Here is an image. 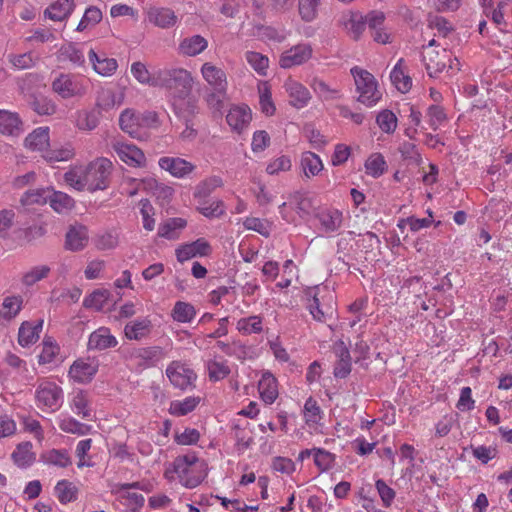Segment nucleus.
<instances>
[{"label": "nucleus", "mask_w": 512, "mask_h": 512, "mask_svg": "<svg viewBox=\"0 0 512 512\" xmlns=\"http://www.w3.org/2000/svg\"><path fill=\"white\" fill-rule=\"evenodd\" d=\"M194 84L192 74L184 68H170L158 71V87L165 88L173 95V100L191 95Z\"/></svg>", "instance_id": "f257e3e1"}, {"label": "nucleus", "mask_w": 512, "mask_h": 512, "mask_svg": "<svg viewBox=\"0 0 512 512\" xmlns=\"http://www.w3.org/2000/svg\"><path fill=\"white\" fill-rule=\"evenodd\" d=\"M173 471L178 475L180 483L190 489L197 487L206 476L204 463L195 453L176 457Z\"/></svg>", "instance_id": "f03ea898"}, {"label": "nucleus", "mask_w": 512, "mask_h": 512, "mask_svg": "<svg viewBox=\"0 0 512 512\" xmlns=\"http://www.w3.org/2000/svg\"><path fill=\"white\" fill-rule=\"evenodd\" d=\"M112 170L113 164L107 158L101 157L90 162L84 170V181L88 184V190H105L109 186Z\"/></svg>", "instance_id": "7ed1b4c3"}, {"label": "nucleus", "mask_w": 512, "mask_h": 512, "mask_svg": "<svg viewBox=\"0 0 512 512\" xmlns=\"http://www.w3.org/2000/svg\"><path fill=\"white\" fill-rule=\"evenodd\" d=\"M351 73L354 77L357 91L359 92L358 101L366 106L375 105L381 98V94L377 90V83L374 76L357 66L351 69Z\"/></svg>", "instance_id": "20e7f679"}, {"label": "nucleus", "mask_w": 512, "mask_h": 512, "mask_svg": "<svg viewBox=\"0 0 512 512\" xmlns=\"http://www.w3.org/2000/svg\"><path fill=\"white\" fill-rule=\"evenodd\" d=\"M51 89L64 100L82 97L86 93V89L79 78L69 73H60L52 81Z\"/></svg>", "instance_id": "39448f33"}, {"label": "nucleus", "mask_w": 512, "mask_h": 512, "mask_svg": "<svg viewBox=\"0 0 512 512\" xmlns=\"http://www.w3.org/2000/svg\"><path fill=\"white\" fill-rule=\"evenodd\" d=\"M165 356L166 353L160 346L140 347L130 352V360L139 371L156 366Z\"/></svg>", "instance_id": "423d86ee"}, {"label": "nucleus", "mask_w": 512, "mask_h": 512, "mask_svg": "<svg viewBox=\"0 0 512 512\" xmlns=\"http://www.w3.org/2000/svg\"><path fill=\"white\" fill-rule=\"evenodd\" d=\"M35 397L38 406H44L55 411L61 405L63 391L57 384L43 381L38 385Z\"/></svg>", "instance_id": "0eeeda50"}, {"label": "nucleus", "mask_w": 512, "mask_h": 512, "mask_svg": "<svg viewBox=\"0 0 512 512\" xmlns=\"http://www.w3.org/2000/svg\"><path fill=\"white\" fill-rule=\"evenodd\" d=\"M166 375L175 388L186 390L193 385L196 374L186 365L173 361L166 368Z\"/></svg>", "instance_id": "6e6552de"}, {"label": "nucleus", "mask_w": 512, "mask_h": 512, "mask_svg": "<svg viewBox=\"0 0 512 512\" xmlns=\"http://www.w3.org/2000/svg\"><path fill=\"white\" fill-rule=\"evenodd\" d=\"M173 111L184 125H196L197 115L199 114L198 101L195 97L189 96L173 100Z\"/></svg>", "instance_id": "1a4fd4ad"}, {"label": "nucleus", "mask_w": 512, "mask_h": 512, "mask_svg": "<svg viewBox=\"0 0 512 512\" xmlns=\"http://www.w3.org/2000/svg\"><path fill=\"white\" fill-rule=\"evenodd\" d=\"M112 149L118 155L121 161L124 163L133 166L140 167L145 161V155L138 147L133 144H127L122 141H113Z\"/></svg>", "instance_id": "9d476101"}, {"label": "nucleus", "mask_w": 512, "mask_h": 512, "mask_svg": "<svg viewBox=\"0 0 512 512\" xmlns=\"http://www.w3.org/2000/svg\"><path fill=\"white\" fill-rule=\"evenodd\" d=\"M311 57V46L309 44H298L282 53L279 65L281 68L288 69L307 62Z\"/></svg>", "instance_id": "9b49d317"}, {"label": "nucleus", "mask_w": 512, "mask_h": 512, "mask_svg": "<svg viewBox=\"0 0 512 512\" xmlns=\"http://www.w3.org/2000/svg\"><path fill=\"white\" fill-rule=\"evenodd\" d=\"M422 61L428 75L430 77H435L447 67V63L451 62V58L449 52L446 49H442L441 51L433 50L431 52L423 53Z\"/></svg>", "instance_id": "f8f14e48"}, {"label": "nucleus", "mask_w": 512, "mask_h": 512, "mask_svg": "<svg viewBox=\"0 0 512 512\" xmlns=\"http://www.w3.org/2000/svg\"><path fill=\"white\" fill-rule=\"evenodd\" d=\"M210 253L211 246L203 238L184 244L176 249V257L179 262H184L197 256H208Z\"/></svg>", "instance_id": "ddd939ff"}, {"label": "nucleus", "mask_w": 512, "mask_h": 512, "mask_svg": "<svg viewBox=\"0 0 512 512\" xmlns=\"http://www.w3.org/2000/svg\"><path fill=\"white\" fill-rule=\"evenodd\" d=\"M158 164L161 169L168 171L177 178H183L195 169L191 162L179 157H161Z\"/></svg>", "instance_id": "4468645a"}, {"label": "nucleus", "mask_w": 512, "mask_h": 512, "mask_svg": "<svg viewBox=\"0 0 512 512\" xmlns=\"http://www.w3.org/2000/svg\"><path fill=\"white\" fill-rule=\"evenodd\" d=\"M252 119L251 109L247 105H235L230 108L226 121L237 132L244 130Z\"/></svg>", "instance_id": "2eb2a0df"}, {"label": "nucleus", "mask_w": 512, "mask_h": 512, "mask_svg": "<svg viewBox=\"0 0 512 512\" xmlns=\"http://www.w3.org/2000/svg\"><path fill=\"white\" fill-rule=\"evenodd\" d=\"M89 240L88 230L83 225L71 226L65 236V249L69 251L83 250Z\"/></svg>", "instance_id": "dca6fc26"}, {"label": "nucleus", "mask_w": 512, "mask_h": 512, "mask_svg": "<svg viewBox=\"0 0 512 512\" xmlns=\"http://www.w3.org/2000/svg\"><path fill=\"white\" fill-rule=\"evenodd\" d=\"M201 75L208 84L207 89L228 87L225 71L210 62H205L201 66Z\"/></svg>", "instance_id": "f3484780"}, {"label": "nucleus", "mask_w": 512, "mask_h": 512, "mask_svg": "<svg viewBox=\"0 0 512 512\" xmlns=\"http://www.w3.org/2000/svg\"><path fill=\"white\" fill-rule=\"evenodd\" d=\"M75 7V0H56L44 10V16L52 21H65Z\"/></svg>", "instance_id": "a211bd4d"}, {"label": "nucleus", "mask_w": 512, "mask_h": 512, "mask_svg": "<svg viewBox=\"0 0 512 512\" xmlns=\"http://www.w3.org/2000/svg\"><path fill=\"white\" fill-rule=\"evenodd\" d=\"M23 132L22 121L16 112L0 109V133L17 137Z\"/></svg>", "instance_id": "6ab92c4d"}, {"label": "nucleus", "mask_w": 512, "mask_h": 512, "mask_svg": "<svg viewBox=\"0 0 512 512\" xmlns=\"http://www.w3.org/2000/svg\"><path fill=\"white\" fill-rule=\"evenodd\" d=\"M334 352L338 358L333 374L336 378H346L351 372V356L344 342L340 341L334 346Z\"/></svg>", "instance_id": "aec40b11"}, {"label": "nucleus", "mask_w": 512, "mask_h": 512, "mask_svg": "<svg viewBox=\"0 0 512 512\" xmlns=\"http://www.w3.org/2000/svg\"><path fill=\"white\" fill-rule=\"evenodd\" d=\"M284 87L289 95V103L292 106L299 109L308 104L311 98L310 92L302 84L293 80H288Z\"/></svg>", "instance_id": "412c9836"}, {"label": "nucleus", "mask_w": 512, "mask_h": 512, "mask_svg": "<svg viewBox=\"0 0 512 512\" xmlns=\"http://www.w3.org/2000/svg\"><path fill=\"white\" fill-rule=\"evenodd\" d=\"M97 371V364L83 360H76L70 367L69 375L78 383H87L92 380Z\"/></svg>", "instance_id": "4be33fe9"}, {"label": "nucleus", "mask_w": 512, "mask_h": 512, "mask_svg": "<svg viewBox=\"0 0 512 512\" xmlns=\"http://www.w3.org/2000/svg\"><path fill=\"white\" fill-rule=\"evenodd\" d=\"M116 338L107 327H100L91 333L88 341V348L92 350H105L117 345Z\"/></svg>", "instance_id": "5701e85b"}, {"label": "nucleus", "mask_w": 512, "mask_h": 512, "mask_svg": "<svg viewBox=\"0 0 512 512\" xmlns=\"http://www.w3.org/2000/svg\"><path fill=\"white\" fill-rule=\"evenodd\" d=\"M316 218L321 225V230L325 233L337 231L343 222L342 213L336 209L322 210L316 215Z\"/></svg>", "instance_id": "b1692460"}, {"label": "nucleus", "mask_w": 512, "mask_h": 512, "mask_svg": "<svg viewBox=\"0 0 512 512\" xmlns=\"http://www.w3.org/2000/svg\"><path fill=\"white\" fill-rule=\"evenodd\" d=\"M208 47V41L201 35L186 37L179 43V53L184 56L194 57Z\"/></svg>", "instance_id": "393cba45"}, {"label": "nucleus", "mask_w": 512, "mask_h": 512, "mask_svg": "<svg viewBox=\"0 0 512 512\" xmlns=\"http://www.w3.org/2000/svg\"><path fill=\"white\" fill-rule=\"evenodd\" d=\"M43 320H39L36 324L25 321L21 324L18 332V342L22 347H27L37 342L39 334L42 330Z\"/></svg>", "instance_id": "a878e982"}, {"label": "nucleus", "mask_w": 512, "mask_h": 512, "mask_svg": "<svg viewBox=\"0 0 512 512\" xmlns=\"http://www.w3.org/2000/svg\"><path fill=\"white\" fill-rule=\"evenodd\" d=\"M203 99L213 113H222L228 99L227 88L207 89Z\"/></svg>", "instance_id": "bb28decb"}, {"label": "nucleus", "mask_w": 512, "mask_h": 512, "mask_svg": "<svg viewBox=\"0 0 512 512\" xmlns=\"http://www.w3.org/2000/svg\"><path fill=\"white\" fill-rule=\"evenodd\" d=\"M148 19L151 23L160 28L173 27L177 22V16L169 8H152L148 12Z\"/></svg>", "instance_id": "cd10ccee"}, {"label": "nucleus", "mask_w": 512, "mask_h": 512, "mask_svg": "<svg viewBox=\"0 0 512 512\" xmlns=\"http://www.w3.org/2000/svg\"><path fill=\"white\" fill-rule=\"evenodd\" d=\"M25 146L33 151L46 152L49 145V128L39 127L25 138Z\"/></svg>", "instance_id": "c85d7f7f"}, {"label": "nucleus", "mask_w": 512, "mask_h": 512, "mask_svg": "<svg viewBox=\"0 0 512 512\" xmlns=\"http://www.w3.org/2000/svg\"><path fill=\"white\" fill-rule=\"evenodd\" d=\"M150 330L151 321L147 318H142L127 323L124 333L130 340H141L150 333Z\"/></svg>", "instance_id": "c756f323"}, {"label": "nucleus", "mask_w": 512, "mask_h": 512, "mask_svg": "<svg viewBox=\"0 0 512 512\" xmlns=\"http://www.w3.org/2000/svg\"><path fill=\"white\" fill-rule=\"evenodd\" d=\"M88 57L95 72L100 75L110 76L117 69L118 64L114 58H100L93 49H90Z\"/></svg>", "instance_id": "7c9ffc66"}, {"label": "nucleus", "mask_w": 512, "mask_h": 512, "mask_svg": "<svg viewBox=\"0 0 512 512\" xmlns=\"http://www.w3.org/2000/svg\"><path fill=\"white\" fill-rule=\"evenodd\" d=\"M29 106L40 116L53 115L57 111L56 103L44 95H32L29 100Z\"/></svg>", "instance_id": "2f4dec72"}, {"label": "nucleus", "mask_w": 512, "mask_h": 512, "mask_svg": "<svg viewBox=\"0 0 512 512\" xmlns=\"http://www.w3.org/2000/svg\"><path fill=\"white\" fill-rule=\"evenodd\" d=\"M261 397L264 402L272 404L277 396V381L270 373H264L258 385Z\"/></svg>", "instance_id": "473e14b6"}, {"label": "nucleus", "mask_w": 512, "mask_h": 512, "mask_svg": "<svg viewBox=\"0 0 512 512\" xmlns=\"http://www.w3.org/2000/svg\"><path fill=\"white\" fill-rule=\"evenodd\" d=\"M32 444L30 442H22L17 445L15 451L12 453L11 457L14 463L20 468H26L30 466L34 460L35 455L31 451Z\"/></svg>", "instance_id": "72a5a7b5"}, {"label": "nucleus", "mask_w": 512, "mask_h": 512, "mask_svg": "<svg viewBox=\"0 0 512 512\" xmlns=\"http://www.w3.org/2000/svg\"><path fill=\"white\" fill-rule=\"evenodd\" d=\"M233 434L236 440L238 450H245L250 447L253 442L252 430L249 428V422L243 421L233 425Z\"/></svg>", "instance_id": "f704fd0d"}, {"label": "nucleus", "mask_w": 512, "mask_h": 512, "mask_svg": "<svg viewBox=\"0 0 512 512\" xmlns=\"http://www.w3.org/2000/svg\"><path fill=\"white\" fill-rule=\"evenodd\" d=\"M99 112L96 110H80L76 113V126L83 131H92L99 124Z\"/></svg>", "instance_id": "c9c22d12"}, {"label": "nucleus", "mask_w": 512, "mask_h": 512, "mask_svg": "<svg viewBox=\"0 0 512 512\" xmlns=\"http://www.w3.org/2000/svg\"><path fill=\"white\" fill-rule=\"evenodd\" d=\"M404 60L401 58L393 68L390 74V79L395 87L402 93H406L412 86V80L408 75H405L401 66Z\"/></svg>", "instance_id": "e433bc0d"}, {"label": "nucleus", "mask_w": 512, "mask_h": 512, "mask_svg": "<svg viewBox=\"0 0 512 512\" xmlns=\"http://www.w3.org/2000/svg\"><path fill=\"white\" fill-rule=\"evenodd\" d=\"M131 73L141 84L158 87V72L152 76L144 63L134 62L131 65Z\"/></svg>", "instance_id": "4c0bfd02"}, {"label": "nucleus", "mask_w": 512, "mask_h": 512, "mask_svg": "<svg viewBox=\"0 0 512 512\" xmlns=\"http://www.w3.org/2000/svg\"><path fill=\"white\" fill-rule=\"evenodd\" d=\"M186 224L187 222L183 218H169L164 223L160 224L158 236L166 239H174L177 237L175 231L183 229Z\"/></svg>", "instance_id": "58836bf2"}, {"label": "nucleus", "mask_w": 512, "mask_h": 512, "mask_svg": "<svg viewBox=\"0 0 512 512\" xmlns=\"http://www.w3.org/2000/svg\"><path fill=\"white\" fill-rule=\"evenodd\" d=\"M109 296L110 292L106 289L94 290L89 296H87L84 299L83 306L85 308L101 311L106 305Z\"/></svg>", "instance_id": "ea45409f"}, {"label": "nucleus", "mask_w": 512, "mask_h": 512, "mask_svg": "<svg viewBox=\"0 0 512 512\" xmlns=\"http://www.w3.org/2000/svg\"><path fill=\"white\" fill-rule=\"evenodd\" d=\"M119 125L124 132L133 135L140 125V117L134 110L126 109L119 117Z\"/></svg>", "instance_id": "a19ab883"}, {"label": "nucleus", "mask_w": 512, "mask_h": 512, "mask_svg": "<svg viewBox=\"0 0 512 512\" xmlns=\"http://www.w3.org/2000/svg\"><path fill=\"white\" fill-rule=\"evenodd\" d=\"M366 173L378 178L387 170V163L380 153L372 154L365 162Z\"/></svg>", "instance_id": "79ce46f5"}, {"label": "nucleus", "mask_w": 512, "mask_h": 512, "mask_svg": "<svg viewBox=\"0 0 512 512\" xmlns=\"http://www.w3.org/2000/svg\"><path fill=\"white\" fill-rule=\"evenodd\" d=\"M42 457L45 463L61 468H65L72 463L67 450L64 449H52L43 454Z\"/></svg>", "instance_id": "37998d69"}, {"label": "nucleus", "mask_w": 512, "mask_h": 512, "mask_svg": "<svg viewBox=\"0 0 512 512\" xmlns=\"http://www.w3.org/2000/svg\"><path fill=\"white\" fill-rule=\"evenodd\" d=\"M55 493L62 504L76 500L77 488L68 480H60L55 486Z\"/></svg>", "instance_id": "c03bdc74"}, {"label": "nucleus", "mask_w": 512, "mask_h": 512, "mask_svg": "<svg viewBox=\"0 0 512 512\" xmlns=\"http://www.w3.org/2000/svg\"><path fill=\"white\" fill-rule=\"evenodd\" d=\"M72 410L83 419H92L91 409L89 408V400L84 391L77 392L71 403Z\"/></svg>", "instance_id": "a18cd8bd"}, {"label": "nucleus", "mask_w": 512, "mask_h": 512, "mask_svg": "<svg viewBox=\"0 0 512 512\" xmlns=\"http://www.w3.org/2000/svg\"><path fill=\"white\" fill-rule=\"evenodd\" d=\"M50 206L58 213L69 210L74 206V200L63 192L50 191Z\"/></svg>", "instance_id": "49530a36"}, {"label": "nucleus", "mask_w": 512, "mask_h": 512, "mask_svg": "<svg viewBox=\"0 0 512 512\" xmlns=\"http://www.w3.org/2000/svg\"><path fill=\"white\" fill-rule=\"evenodd\" d=\"M22 302L21 296L6 297L2 304L3 310L0 312V316L6 320H11L20 312Z\"/></svg>", "instance_id": "de8ad7c7"}, {"label": "nucleus", "mask_w": 512, "mask_h": 512, "mask_svg": "<svg viewBox=\"0 0 512 512\" xmlns=\"http://www.w3.org/2000/svg\"><path fill=\"white\" fill-rule=\"evenodd\" d=\"M320 0H298V10L301 19L312 22L318 15Z\"/></svg>", "instance_id": "09e8293b"}, {"label": "nucleus", "mask_w": 512, "mask_h": 512, "mask_svg": "<svg viewBox=\"0 0 512 512\" xmlns=\"http://www.w3.org/2000/svg\"><path fill=\"white\" fill-rule=\"evenodd\" d=\"M301 165L306 176L317 175L323 168L322 161L319 156L312 152H306L303 154Z\"/></svg>", "instance_id": "8fccbe9b"}, {"label": "nucleus", "mask_w": 512, "mask_h": 512, "mask_svg": "<svg viewBox=\"0 0 512 512\" xmlns=\"http://www.w3.org/2000/svg\"><path fill=\"white\" fill-rule=\"evenodd\" d=\"M200 401L199 397H187L183 401H173L170 405V413L176 416H184L193 411Z\"/></svg>", "instance_id": "3c124183"}, {"label": "nucleus", "mask_w": 512, "mask_h": 512, "mask_svg": "<svg viewBox=\"0 0 512 512\" xmlns=\"http://www.w3.org/2000/svg\"><path fill=\"white\" fill-rule=\"evenodd\" d=\"M73 156L74 149L69 144L60 148L46 150V152L43 154V158L49 163L68 161Z\"/></svg>", "instance_id": "603ef678"}, {"label": "nucleus", "mask_w": 512, "mask_h": 512, "mask_svg": "<svg viewBox=\"0 0 512 512\" xmlns=\"http://www.w3.org/2000/svg\"><path fill=\"white\" fill-rule=\"evenodd\" d=\"M223 185V181L218 176L210 177L202 182H200L194 192V197L198 199H203L209 196L212 191L217 188L221 187Z\"/></svg>", "instance_id": "864d4df0"}, {"label": "nucleus", "mask_w": 512, "mask_h": 512, "mask_svg": "<svg viewBox=\"0 0 512 512\" xmlns=\"http://www.w3.org/2000/svg\"><path fill=\"white\" fill-rule=\"evenodd\" d=\"M366 24L364 18L356 13H352L345 22V28L354 40H358L365 30Z\"/></svg>", "instance_id": "5fc2aeb1"}, {"label": "nucleus", "mask_w": 512, "mask_h": 512, "mask_svg": "<svg viewBox=\"0 0 512 512\" xmlns=\"http://www.w3.org/2000/svg\"><path fill=\"white\" fill-rule=\"evenodd\" d=\"M102 19V12L96 6H90L86 9L82 19L80 20L76 30L79 32L84 31L89 26H95Z\"/></svg>", "instance_id": "6e6d98bb"}, {"label": "nucleus", "mask_w": 512, "mask_h": 512, "mask_svg": "<svg viewBox=\"0 0 512 512\" xmlns=\"http://www.w3.org/2000/svg\"><path fill=\"white\" fill-rule=\"evenodd\" d=\"M195 313L196 312L193 305L186 302L178 301L176 302L173 308L172 316L174 320L186 323L190 322L193 319Z\"/></svg>", "instance_id": "4d7b16f0"}, {"label": "nucleus", "mask_w": 512, "mask_h": 512, "mask_svg": "<svg viewBox=\"0 0 512 512\" xmlns=\"http://www.w3.org/2000/svg\"><path fill=\"white\" fill-rule=\"evenodd\" d=\"M50 190L49 189H34V190H28L24 193V195L21 197V204L26 205H32V204H42L46 203L49 199Z\"/></svg>", "instance_id": "13d9d810"}, {"label": "nucleus", "mask_w": 512, "mask_h": 512, "mask_svg": "<svg viewBox=\"0 0 512 512\" xmlns=\"http://www.w3.org/2000/svg\"><path fill=\"white\" fill-rule=\"evenodd\" d=\"M50 270V267L47 265L35 266L23 275L22 282L26 286H32L38 281L46 278L50 273Z\"/></svg>", "instance_id": "bf43d9fd"}, {"label": "nucleus", "mask_w": 512, "mask_h": 512, "mask_svg": "<svg viewBox=\"0 0 512 512\" xmlns=\"http://www.w3.org/2000/svg\"><path fill=\"white\" fill-rule=\"evenodd\" d=\"M376 122L385 133H393L397 127V117L390 110L381 111L377 115Z\"/></svg>", "instance_id": "052dcab7"}, {"label": "nucleus", "mask_w": 512, "mask_h": 512, "mask_svg": "<svg viewBox=\"0 0 512 512\" xmlns=\"http://www.w3.org/2000/svg\"><path fill=\"white\" fill-rule=\"evenodd\" d=\"M209 379L212 381H219L224 379L230 374V368L225 362L210 360L207 363Z\"/></svg>", "instance_id": "680f3d73"}, {"label": "nucleus", "mask_w": 512, "mask_h": 512, "mask_svg": "<svg viewBox=\"0 0 512 512\" xmlns=\"http://www.w3.org/2000/svg\"><path fill=\"white\" fill-rule=\"evenodd\" d=\"M59 427L66 433L77 435H85L90 430V426L80 423L71 417L62 419L59 423Z\"/></svg>", "instance_id": "e2e57ef3"}, {"label": "nucleus", "mask_w": 512, "mask_h": 512, "mask_svg": "<svg viewBox=\"0 0 512 512\" xmlns=\"http://www.w3.org/2000/svg\"><path fill=\"white\" fill-rule=\"evenodd\" d=\"M427 117L429 125L434 131H436L447 120L443 107L438 105H431L428 108Z\"/></svg>", "instance_id": "0e129e2a"}, {"label": "nucleus", "mask_w": 512, "mask_h": 512, "mask_svg": "<svg viewBox=\"0 0 512 512\" xmlns=\"http://www.w3.org/2000/svg\"><path fill=\"white\" fill-rule=\"evenodd\" d=\"M304 416L306 422L317 424L322 416H321V409L315 399L312 397L308 398L304 405Z\"/></svg>", "instance_id": "69168bd1"}, {"label": "nucleus", "mask_w": 512, "mask_h": 512, "mask_svg": "<svg viewBox=\"0 0 512 512\" xmlns=\"http://www.w3.org/2000/svg\"><path fill=\"white\" fill-rule=\"evenodd\" d=\"M335 455L322 448H315L314 463L321 470L326 471L333 466Z\"/></svg>", "instance_id": "338daca9"}, {"label": "nucleus", "mask_w": 512, "mask_h": 512, "mask_svg": "<svg viewBox=\"0 0 512 512\" xmlns=\"http://www.w3.org/2000/svg\"><path fill=\"white\" fill-rule=\"evenodd\" d=\"M238 329L245 334L259 333L262 331V320L259 316H250L238 322Z\"/></svg>", "instance_id": "774afa93"}]
</instances>
